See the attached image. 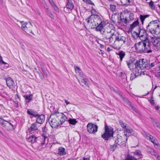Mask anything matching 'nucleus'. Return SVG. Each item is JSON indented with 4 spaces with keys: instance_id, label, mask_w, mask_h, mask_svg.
I'll return each mask as SVG.
<instances>
[{
    "instance_id": "obj_1",
    "label": "nucleus",
    "mask_w": 160,
    "mask_h": 160,
    "mask_svg": "<svg viewBox=\"0 0 160 160\" xmlns=\"http://www.w3.org/2000/svg\"><path fill=\"white\" fill-rule=\"evenodd\" d=\"M105 132L102 135V137L105 140H108L110 137H113V128L111 127H108L107 125L105 126ZM127 137V134L124 133L122 135L118 134L116 136L112 137V139L115 143L123 147L126 145Z\"/></svg>"
},
{
    "instance_id": "obj_2",
    "label": "nucleus",
    "mask_w": 160,
    "mask_h": 160,
    "mask_svg": "<svg viewBox=\"0 0 160 160\" xmlns=\"http://www.w3.org/2000/svg\"><path fill=\"white\" fill-rule=\"evenodd\" d=\"M114 29L113 24L107 23L106 25L101 27L97 31L100 32L103 39L108 40L109 43H113L114 42Z\"/></svg>"
},
{
    "instance_id": "obj_3",
    "label": "nucleus",
    "mask_w": 160,
    "mask_h": 160,
    "mask_svg": "<svg viewBox=\"0 0 160 160\" xmlns=\"http://www.w3.org/2000/svg\"><path fill=\"white\" fill-rule=\"evenodd\" d=\"M67 119L66 116L63 113L55 110L50 116L48 122L52 128H55L60 124H62Z\"/></svg>"
},
{
    "instance_id": "obj_4",
    "label": "nucleus",
    "mask_w": 160,
    "mask_h": 160,
    "mask_svg": "<svg viewBox=\"0 0 160 160\" xmlns=\"http://www.w3.org/2000/svg\"><path fill=\"white\" fill-rule=\"evenodd\" d=\"M136 50L138 52L149 53L151 52V45H150L148 39L141 40V41L136 43Z\"/></svg>"
},
{
    "instance_id": "obj_5",
    "label": "nucleus",
    "mask_w": 160,
    "mask_h": 160,
    "mask_svg": "<svg viewBox=\"0 0 160 160\" xmlns=\"http://www.w3.org/2000/svg\"><path fill=\"white\" fill-rule=\"evenodd\" d=\"M88 24L90 25L91 24L94 23L95 26H97L95 28L96 31H97L100 28L104 26L107 24L106 22L102 21L101 18L97 15H91L86 20Z\"/></svg>"
},
{
    "instance_id": "obj_6",
    "label": "nucleus",
    "mask_w": 160,
    "mask_h": 160,
    "mask_svg": "<svg viewBox=\"0 0 160 160\" xmlns=\"http://www.w3.org/2000/svg\"><path fill=\"white\" fill-rule=\"evenodd\" d=\"M146 28L147 31L155 36L160 33V22L158 20L152 21L149 23Z\"/></svg>"
},
{
    "instance_id": "obj_7",
    "label": "nucleus",
    "mask_w": 160,
    "mask_h": 160,
    "mask_svg": "<svg viewBox=\"0 0 160 160\" xmlns=\"http://www.w3.org/2000/svg\"><path fill=\"white\" fill-rule=\"evenodd\" d=\"M120 18L122 22L127 24L133 19V15L130 12H125L121 14Z\"/></svg>"
},
{
    "instance_id": "obj_8",
    "label": "nucleus",
    "mask_w": 160,
    "mask_h": 160,
    "mask_svg": "<svg viewBox=\"0 0 160 160\" xmlns=\"http://www.w3.org/2000/svg\"><path fill=\"white\" fill-rule=\"evenodd\" d=\"M135 65L137 68H139L140 70L145 69L148 66V62L145 59H142L140 60L136 61Z\"/></svg>"
},
{
    "instance_id": "obj_9",
    "label": "nucleus",
    "mask_w": 160,
    "mask_h": 160,
    "mask_svg": "<svg viewBox=\"0 0 160 160\" xmlns=\"http://www.w3.org/2000/svg\"><path fill=\"white\" fill-rule=\"evenodd\" d=\"M126 40V38L123 36H118L114 38V42L116 45H117L118 46L116 49H119L124 44Z\"/></svg>"
},
{
    "instance_id": "obj_10",
    "label": "nucleus",
    "mask_w": 160,
    "mask_h": 160,
    "mask_svg": "<svg viewBox=\"0 0 160 160\" xmlns=\"http://www.w3.org/2000/svg\"><path fill=\"white\" fill-rule=\"evenodd\" d=\"M22 24V29L28 33H32V25L30 22H24L20 21Z\"/></svg>"
},
{
    "instance_id": "obj_11",
    "label": "nucleus",
    "mask_w": 160,
    "mask_h": 160,
    "mask_svg": "<svg viewBox=\"0 0 160 160\" xmlns=\"http://www.w3.org/2000/svg\"><path fill=\"white\" fill-rule=\"evenodd\" d=\"M138 32H135L136 35H138L141 40L144 39H148L147 37V34L145 30L143 29H141L139 27H138Z\"/></svg>"
},
{
    "instance_id": "obj_12",
    "label": "nucleus",
    "mask_w": 160,
    "mask_h": 160,
    "mask_svg": "<svg viewBox=\"0 0 160 160\" xmlns=\"http://www.w3.org/2000/svg\"><path fill=\"white\" fill-rule=\"evenodd\" d=\"M87 127L88 131L90 133H94L97 131L98 126L96 124L89 123L87 124Z\"/></svg>"
},
{
    "instance_id": "obj_13",
    "label": "nucleus",
    "mask_w": 160,
    "mask_h": 160,
    "mask_svg": "<svg viewBox=\"0 0 160 160\" xmlns=\"http://www.w3.org/2000/svg\"><path fill=\"white\" fill-rule=\"evenodd\" d=\"M37 125L38 124L36 122L32 123L30 127L28 129V132L31 134L37 132V131H38Z\"/></svg>"
},
{
    "instance_id": "obj_14",
    "label": "nucleus",
    "mask_w": 160,
    "mask_h": 160,
    "mask_svg": "<svg viewBox=\"0 0 160 160\" xmlns=\"http://www.w3.org/2000/svg\"><path fill=\"white\" fill-rule=\"evenodd\" d=\"M117 93L118 94V95L120 96L122 99H123V100L125 101H126V102H127L128 105L131 107L132 110L134 111L138 114H140V112L139 111L133 106L132 104L131 103V102H130L128 100H127L126 98H123L122 95L120 94V93H119L118 92H117Z\"/></svg>"
},
{
    "instance_id": "obj_15",
    "label": "nucleus",
    "mask_w": 160,
    "mask_h": 160,
    "mask_svg": "<svg viewBox=\"0 0 160 160\" xmlns=\"http://www.w3.org/2000/svg\"><path fill=\"white\" fill-rule=\"evenodd\" d=\"M6 81L7 86L10 88H12L15 84L13 79L10 77L7 78Z\"/></svg>"
},
{
    "instance_id": "obj_16",
    "label": "nucleus",
    "mask_w": 160,
    "mask_h": 160,
    "mask_svg": "<svg viewBox=\"0 0 160 160\" xmlns=\"http://www.w3.org/2000/svg\"><path fill=\"white\" fill-rule=\"evenodd\" d=\"M37 117L36 122L37 123L42 124L44 122L45 119L44 115L43 114L39 115L38 114V116Z\"/></svg>"
},
{
    "instance_id": "obj_17",
    "label": "nucleus",
    "mask_w": 160,
    "mask_h": 160,
    "mask_svg": "<svg viewBox=\"0 0 160 160\" xmlns=\"http://www.w3.org/2000/svg\"><path fill=\"white\" fill-rule=\"evenodd\" d=\"M27 113L29 115H32L35 117H37L38 116V114L37 112L32 109H28Z\"/></svg>"
},
{
    "instance_id": "obj_18",
    "label": "nucleus",
    "mask_w": 160,
    "mask_h": 160,
    "mask_svg": "<svg viewBox=\"0 0 160 160\" xmlns=\"http://www.w3.org/2000/svg\"><path fill=\"white\" fill-rule=\"evenodd\" d=\"M25 98V101L27 104L29 103L32 99L33 95H25L23 96Z\"/></svg>"
},
{
    "instance_id": "obj_19",
    "label": "nucleus",
    "mask_w": 160,
    "mask_h": 160,
    "mask_svg": "<svg viewBox=\"0 0 160 160\" xmlns=\"http://www.w3.org/2000/svg\"><path fill=\"white\" fill-rule=\"evenodd\" d=\"M27 141L31 143H33L36 141L37 138L33 135H31L29 137H27Z\"/></svg>"
},
{
    "instance_id": "obj_20",
    "label": "nucleus",
    "mask_w": 160,
    "mask_h": 160,
    "mask_svg": "<svg viewBox=\"0 0 160 160\" xmlns=\"http://www.w3.org/2000/svg\"><path fill=\"white\" fill-rule=\"evenodd\" d=\"M127 63L130 70H133V68L135 64L132 60H130L128 61H127Z\"/></svg>"
},
{
    "instance_id": "obj_21",
    "label": "nucleus",
    "mask_w": 160,
    "mask_h": 160,
    "mask_svg": "<svg viewBox=\"0 0 160 160\" xmlns=\"http://www.w3.org/2000/svg\"><path fill=\"white\" fill-rule=\"evenodd\" d=\"M74 7V5L71 0H68L66 5V8L68 9L72 10Z\"/></svg>"
},
{
    "instance_id": "obj_22",
    "label": "nucleus",
    "mask_w": 160,
    "mask_h": 160,
    "mask_svg": "<svg viewBox=\"0 0 160 160\" xmlns=\"http://www.w3.org/2000/svg\"><path fill=\"white\" fill-rule=\"evenodd\" d=\"M116 54L119 56L121 62L126 55L125 52L122 51H119L118 53L116 52Z\"/></svg>"
},
{
    "instance_id": "obj_23",
    "label": "nucleus",
    "mask_w": 160,
    "mask_h": 160,
    "mask_svg": "<svg viewBox=\"0 0 160 160\" xmlns=\"http://www.w3.org/2000/svg\"><path fill=\"white\" fill-rule=\"evenodd\" d=\"M74 68L76 72V73H78L80 77H82L83 76V74L81 69L79 67H77L76 66H74Z\"/></svg>"
},
{
    "instance_id": "obj_24",
    "label": "nucleus",
    "mask_w": 160,
    "mask_h": 160,
    "mask_svg": "<svg viewBox=\"0 0 160 160\" xmlns=\"http://www.w3.org/2000/svg\"><path fill=\"white\" fill-rule=\"evenodd\" d=\"M42 137L43 139L41 145L42 147L44 145L47 144L48 143V139L47 136H42Z\"/></svg>"
},
{
    "instance_id": "obj_25",
    "label": "nucleus",
    "mask_w": 160,
    "mask_h": 160,
    "mask_svg": "<svg viewBox=\"0 0 160 160\" xmlns=\"http://www.w3.org/2000/svg\"><path fill=\"white\" fill-rule=\"evenodd\" d=\"M65 149L62 147H59L58 148V154L60 155H62L66 154L65 152Z\"/></svg>"
},
{
    "instance_id": "obj_26",
    "label": "nucleus",
    "mask_w": 160,
    "mask_h": 160,
    "mask_svg": "<svg viewBox=\"0 0 160 160\" xmlns=\"http://www.w3.org/2000/svg\"><path fill=\"white\" fill-rule=\"evenodd\" d=\"M124 129V133L126 132L128 133H132L133 131V130L128 125Z\"/></svg>"
},
{
    "instance_id": "obj_27",
    "label": "nucleus",
    "mask_w": 160,
    "mask_h": 160,
    "mask_svg": "<svg viewBox=\"0 0 160 160\" xmlns=\"http://www.w3.org/2000/svg\"><path fill=\"white\" fill-rule=\"evenodd\" d=\"M139 23L138 20L136 21H135L134 22H133V23L130 26V28L131 29V30H133L134 28L137 27V26H138V27H139L138 26Z\"/></svg>"
},
{
    "instance_id": "obj_28",
    "label": "nucleus",
    "mask_w": 160,
    "mask_h": 160,
    "mask_svg": "<svg viewBox=\"0 0 160 160\" xmlns=\"http://www.w3.org/2000/svg\"><path fill=\"white\" fill-rule=\"evenodd\" d=\"M135 66V68H134L135 70V73L136 74V75L137 76H138L140 75L141 74V70H140V69L139 68H137L136 67V65Z\"/></svg>"
},
{
    "instance_id": "obj_29",
    "label": "nucleus",
    "mask_w": 160,
    "mask_h": 160,
    "mask_svg": "<svg viewBox=\"0 0 160 160\" xmlns=\"http://www.w3.org/2000/svg\"><path fill=\"white\" fill-rule=\"evenodd\" d=\"M68 121L70 124L72 125H75L78 122V121H76V119H75L70 118L68 120Z\"/></svg>"
},
{
    "instance_id": "obj_30",
    "label": "nucleus",
    "mask_w": 160,
    "mask_h": 160,
    "mask_svg": "<svg viewBox=\"0 0 160 160\" xmlns=\"http://www.w3.org/2000/svg\"><path fill=\"white\" fill-rule=\"evenodd\" d=\"M149 152L152 155L154 156L156 158L159 155V154L153 149H150L149 150Z\"/></svg>"
},
{
    "instance_id": "obj_31",
    "label": "nucleus",
    "mask_w": 160,
    "mask_h": 160,
    "mask_svg": "<svg viewBox=\"0 0 160 160\" xmlns=\"http://www.w3.org/2000/svg\"><path fill=\"white\" fill-rule=\"evenodd\" d=\"M149 16L148 15H141L140 16V18L141 20V21L142 23H143L144 20L145 19L148 17Z\"/></svg>"
},
{
    "instance_id": "obj_32",
    "label": "nucleus",
    "mask_w": 160,
    "mask_h": 160,
    "mask_svg": "<svg viewBox=\"0 0 160 160\" xmlns=\"http://www.w3.org/2000/svg\"><path fill=\"white\" fill-rule=\"evenodd\" d=\"M125 160H138V159L134 156H130L129 155H128Z\"/></svg>"
},
{
    "instance_id": "obj_33",
    "label": "nucleus",
    "mask_w": 160,
    "mask_h": 160,
    "mask_svg": "<svg viewBox=\"0 0 160 160\" xmlns=\"http://www.w3.org/2000/svg\"><path fill=\"white\" fill-rule=\"evenodd\" d=\"M134 155L136 156L140 157L142 155L141 152L139 150H136L134 152Z\"/></svg>"
},
{
    "instance_id": "obj_34",
    "label": "nucleus",
    "mask_w": 160,
    "mask_h": 160,
    "mask_svg": "<svg viewBox=\"0 0 160 160\" xmlns=\"http://www.w3.org/2000/svg\"><path fill=\"white\" fill-rule=\"evenodd\" d=\"M121 3L123 5H128L131 2V0H121Z\"/></svg>"
},
{
    "instance_id": "obj_35",
    "label": "nucleus",
    "mask_w": 160,
    "mask_h": 160,
    "mask_svg": "<svg viewBox=\"0 0 160 160\" xmlns=\"http://www.w3.org/2000/svg\"><path fill=\"white\" fill-rule=\"evenodd\" d=\"M119 123L123 129H124L127 126L126 124L124 123V122L121 120L119 121Z\"/></svg>"
},
{
    "instance_id": "obj_36",
    "label": "nucleus",
    "mask_w": 160,
    "mask_h": 160,
    "mask_svg": "<svg viewBox=\"0 0 160 160\" xmlns=\"http://www.w3.org/2000/svg\"><path fill=\"white\" fill-rule=\"evenodd\" d=\"M110 8L113 12H115L116 10V6L114 5L110 4Z\"/></svg>"
},
{
    "instance_id": "obj_37",
    "label": "nucleus",
    "mask_w": 160,
    "mask_h": 160,
    "mask_svg": "<svg viewBox=\"0 0 160 160\" xmlns=\"http://www.w3.org/2000/svg\"><path fill=\"white\" fill-rule=\"evenodd\" d=\"M117 145L116 144H115L113 145L110 146V148L111 150L112 151H114L117 147Z\"/></svg>"
},
{
    "instance_id": "obj_38",
    "label": "nucleus",
    "mask_w": 160,
    "mask_h": 160,
    "mask_svg": "<svg viewBox=\"0 0 160 160\" xmlns=\"http://www.w3.org/2000/svg\"><path fill=\"white\" fill-rule=\"evenodd\" d=\"M88 80L86 78H82L81 80V82L82 83H84L85 85L88 84Z\"/></svg>"
},
{
    "instance_id": "obj_39",
    "label": "nucleus",
    "mask_w": 160,
    "mask_h": 160,
    "mask_svg": "<svg viewBox=\"0 0 160 160\" xmlns=\"http://www.w3.org/2000/svg\"><path fill=\"white\" fill-rule=\"evenodd\" d=\"M149 6L151 7L152 9H155V6L154 5V2L152 1H151L149 2Z\"/></svg>"
},
{
    "instance_id": "obj_40",
    "label": "nucleus",
    "mask_w": 160,
    "mask_h": 160,
    "mask_svg": "<svg viewBox=\"0 0 160 160\" xmlns=\"http://www.w3.org/2000/svg\"><path fill=\"white\" fill-rule=\"evenodd\" d=\"M83 1L86 3L94 5V3L92 2L91 0H83Z\"/></svg>"
},
{
    "instance_id": "obj_41",
    "label": "nucleus",
    "mask_w": 160,
    "mask_h": 160,
    "mask_svg": "<svg viewBox=\"0 0 160 160\" xmlns=\"http://www.w3.org/2000/svg\"><path fill=\"white\" fill-rule=\"evenodd\" d=\"M138 76H137L136 75V74L135 73H131L130 77V79L131 80H133L135 77H138Z\"/></svg>"
},
{
    "instance_id": "obj_42",
    "label": "nucleus",
    "mask_w": 160,
    "mask_h": 160,
    "mask_svg": "<svg viewBox=\"0 0 160 160\" xmlns=\"http://www.w3.org/2000/svg\"><path fill=\"white\" fill-rule=\"evenodd\" d=\"M2 124H5V126L6 125H11V123L8 122L7 121H3L2 122Z\"/></svg>"
},
{
    "instance_id": "obj_43",
    "label": "nucleus",
    "mask_w": 160,
    "mask_h": 160,
    "mask_svg": "<svg viewBox=\"0 0 160 160\" xmlns=\"http://www.w3.org/2000/svg\"><path fill=\"white\" fill-rule=\"evenodd\" d=\"M120 75L121 77H123V76H124V77H125L126 79H127L128 75L125 74L124 72H120Z\"/></svg>"
},
{
    "instance_id": "obj_44",
    "label": "nucleus",
    "mask_w": 160,
    "mask_h": 160,
    "mask_svg": "<svg viewBox=\"0 0 160 160\" xmlns=\"http://www.w3.org/2000/svg\"><path fill=\"white\" fill-rule=\"evenodd\" d=\"M157 141L156 139H153L152 141H151V142H152L154 145H156L158 146L159 144L158 143H156V141Z\"/></svg>"
},
{
    "instance_id": "obj_45",
    "label": "nucleus",
    "mask_w": 160,
    "mask_h": 160,
    "mask_svg": "<svg viewBox=\"0 0 160 160\" xmlns=\"http://www.w3.org/2000/svg\"><path fill=\"white\" fill-rule=\"evenodd\" d=\"M153 43V44H160V38L155 40Z\"/></svg>"
},
{
    "instance_id": "obj_46",
    "label": "nucleus",
    "mask_w": 160,
    "mask_h": 160,
    "mask_svg": "<svg viewBox=\"0 0 160 160\" xmlns=\"http://www.w3.org/2000/svg\"><path fill=\"white\" fill-rule=\"evenodd\" d=\"M151 135L147 133H145L144 134V136L146 137V138H147V139H148V138L149 137V136H150Z\"/></svg>"
},
{
    "instance_id": "obj_47",
    "label": "nucleus",
    "mask_w": 160,
    "mask_h": 160,
    "mask_svg": "<svg viewBox=\"0 0 160 160\" xmlns=\"http://www.w3.org/2000/svg\"><path fill=\"white\" fill-rule=\"evenodd\" d=\"M151 135L147 133H145L144 134V136L146 137V138H147V139H148V138L149 137V136H150Z\"/></svg>"
},
{
    "instance_id": "obj_48",
    "label": "nucleus",
    "mask_w": 160,
    "mask_h": 160,
    "mask_svg": "<svg viewBox=\"0 0 160 160\" xmlns=\"http://www.w3.org/2000/svg\"><path fill=\"white\" fill-rule=\"evenodd\" d=\"M151 135L147 133H145L144 134V136L146 137V138H147V139H148V138L149 137V136H150Z\"/></svg>"
},
{
    "instance_id": "obj_49",
    "label": "nucleus",
    "mask_w": 160,
    "mask_h": 160,
    "mask_svg": "<svg viewBox=\"0 0 160 160\" xmlns=\"http://www.w3.org/2000/svg\"><path fill=\"white\" fill-rule=\"evenodd\" d=\"M155 62H153L151 63L150 64H149L150 68H152L154 67L155 66Z\"/></svg>"
},
{
    "instance_id": "obj_50",
    "label": "nucleus",
    "mask_w": 160,
    "mask_h": 160,
    "mask_svg": "<svg viewBox=\"0 0 160 160\" xmlns=\"http://www.w3.org/2000/svg\"><path fill=\"white\" fill-rule=\"evenodd\" d=\"M53 8H54V10L57 11H58V8L57 7V6L55 4L54 5H53V6H52Z\"/></svg>"
},
{
    "instance_id": "obj_51",
    "label": "nucleus",
    "mask_w": 160,
    "mask_h": 160,
    "mask_svg": "<svg viewBox=\"0 0 160 160\" xmlns=\"http://www.w3.org/2000/svg\"><path fill=\"white\" fill-rule=\"evenodd\" d=\"M91 12L93 14H96L97 13L96 11L94 9H92L91 10Z\"/></svg>"
},
{
    "instance_id": "obj_52",
    "label": "nucleus",
    "mask_w": 160,
    "mask_h": 160,
    "mask_svg": "<svg viewBox=\"0 0 160 160\" xmlns=\"http://www.w3.org/2000/svg\"><path fill=\"white\" fill-rule=\"evenodd\" d=\"M49 1L52 6L55 4L53 2V0H49Z\"/></svg>"
},
{
    "instance_id": "obj_53",
    "label": "nucleus",
    "mask_w": 160,
    "mask_h": 160,
    "mask_svg": "<svg viewBox=\"0 0 160 160\" xmlns=\"http://www.w3.org/2000/svg\"><path fill=\"white\" fill-rule=\"evenodd\" d=\"M155 125L159 129H160V124L156 122Z\"/></svg>"
},
{
    "instance_id": "obj_54",
    "label": "nucleus",
    "mask_w": 160,
    "mask_h": 160,
    "mask_svg": "<svg viewBox=\"0 0 160 160\" xmlns=\"http://www.w3.org/2000/svg\"><path fill=\"white\" fill-rule=\"evenodd\" d=\"M154 101L153 99L152 98H151L150 99V102L153 105L154 104Z\"/></svg>"
},
{
    "instance_id": "obj_55",
    "label": "nucleus",
    "mask_w": 160,
    "mask_h": 160,
    "mask_svg": "<svg viewBox=\"0 0 160 160\" xmlns=\"http://www.w3.org/2000/svg\"><path fill=\"white\" fill-rule=\"evenodd\" d=\"M149 137L148 138V139L151 142V141H152L153 139V137L151 135L149 136Z\"/></svg>"
},
{
    "instance_id": "obj_56",
    "label": "nucleus",
    "mask_w": 160,
    "mask_h": 160,
    "mask_svg": "<svg viewBox=\"0 0 160 160\" xmlns=\"http://www.w3.org/2000/svg\"><path fill=\"white\" fill-rule=\"evenodd\" d=\"M15 98H18L19 101L20 100V97L18 94H16L15 95Z\"/></svg>"
},
{
    "instance_id": "obj_57",
    "label": "nucleus",
    "mask_w": 160,
    "mask_h": 160,
    "mask_svg": "<svg viewBox=\"0 0 160 160\" xmlns=\"http://www.w3.org/2000/svg\"><path fill=\"white\" fill-rule=\"evenodd\" d=\"M46 126H45L42 128V130L43 132H47V129H46Z\"/></svg>"
},
{
    "instance_id": "obj_58",
    "label": "nucleus",
    "mask_w": 160,
    "mask_h": 160,
    "mask_svg": "<svg viewBox=\"0 0 160 160\" xmlns=\"http://www.w3.org/2000/svg\"><path fill=\"white\" fill-rule=\"evenodd\" d=\"M15 106L16 107H18V102L17 101H16L15 102Z\"/></svg>"
},
{
    "instance_id": "obj_59",
    "label": "nucleus",
    "mask_w": 160,
    "mask_h": 160,
    "mask_svg": "<svg viewBox=\"0 0 160 160\" xmlns=\"http://www.w3.org/2000/svg\"><path fill=\"white\" fill-rule=\"evenodd\" d=\"M153 45L156 47H158L160 49V44H153Z\"/></svg>"
},
{
    "instance_id": "obj_60",
    "label": "nucleus",
    "mask_w": 160,
    "mask_h": 160,
    "mask_svg": "<svg viewBox=\"0 0 160 160\" xmlns=\"http://www.w3.org/2000/svg\"><path fill=\"white\" fill-rule=\"evenodd\" d=\"M47 10H48V15L49 16V17H51L52 18V14L49 11V10H48V9H47Z\"/></svg>"
},
{
    "instance_id": "obj_61",
    "label": "nucleus",
    "mask_w": 160,
    "mask_h": 160,
    "mask_svg": "<svg viewBox=\"0 0 160 160\" xmlns=\"http://www.w3.org/2000/svg\"><path fill=\"white\" fill-rule=\"evenodd\" d=\"M156 75L157 77H160V72H157L156 74Z\"/></svg>"
},
{
    "instance_id": "obj_62",
    "label": "nucleus",
    "mask_w": 160,
    "mask_h": 160,
    "mask_svg": "<svg viewBox=\"0 0 160 160\" xmlns=\"http://www.w3.org/2000/svg\"><path fill=\"white\" fill-rule=\"evenodd\" d=\"M65 102L66 103V105L70 103V102H68L67 100L65 99L64 100Z\"/></svg>"
},
{
    "instance_id": "obj_63",
    "label": "nucleus",
    "mask_w": 160,
    "mask_h": 160,
    "mask_svg": "<svg viewBox=\"0 0 160 160\" xmlns=\"http://www.w3.org/2000/svg\"><path fill=\"white\" fill-rule=\"evenodd\" d=\"M107 51L108 52H109L110 51H111L112 50V49H110V48L109 47H108L107 48Z\"/></svg>"
},
{
    "instance_id": "obj_64",
    "label": "nucleus",
    "mask_w": 160,
    "mask_h": 160,
    "mask_svg": "<svg viewBox=\"0 0 160 160\" xmlns=\"http://www.w3.org/2000/svg\"><path fill=\"white\" fill-rule=\"evenodd\" d=\"M157 160H160V156L159 155L158 156V157L156 158Z\"/></svg>"
}]
</instances>
